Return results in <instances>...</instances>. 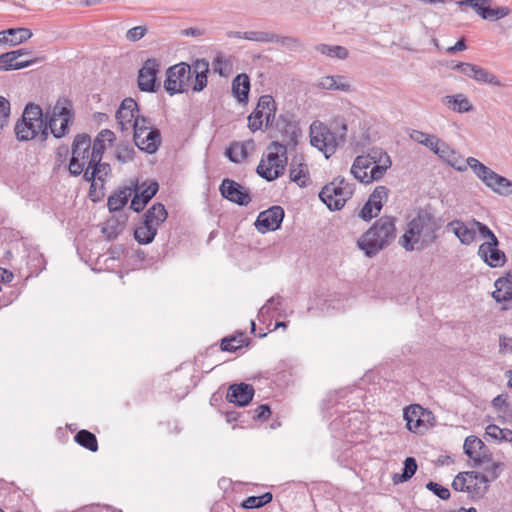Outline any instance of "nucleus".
I'll use <instances>...</instances> for the list:
<instances>
[{
	"label": "nucleus",
	"instance_id": "f257e3e1",
	"mask_svg": "<svg viewBox=\"0 0 512 512\" xmlns=\"http://www.w3.org/2000/svg\"><path fill=\"white\" fill-rule=\"evenodd\" d=\"M209 62L202 58L197 59L192 65L180 62L166 70L164 89L170 95L187 92L190 88L193 92L202 91L208 83Z\"/></svg>",
	"mask_w": 512,
	"mask_h": 512
},
{
	"label": "nucleus",
	"instance_id": "f03ea898",
	"mask_svg": "<svg viewBox=\"0 0 512 512\" xmlns=\"http://www.w3.org/2000/svg\"><path fill=\"white\" fill-rule=\"evenodd\" d=\"M440 228V220L429 209H419L416 216L408 223V228L401 236L399 243L406 251H413L414 244L421 238L424 244L433 243Z\"/></svg>",
	"mask_w": 512,
	"mask_h": 512
},
{
	"label": "nucleus",
	"instance_id": "7ed1b4c3",
	"mask_svg": "<svg viewBox=\"0 0 512 512\" xmlns=\"http://www.w3.org/2000/svg\"><path fill=\"white\" fill-rule=\"evenodd\" d=\"M395 237V218L383 216L357 240V246L367 257L372 258L389 246Z\"/></svg>",
	"mask_w": 512,
	"mask_h": 512
},
{
	"label": "nucleus",
	"instance_id": "20e7f679",
	"mask_svg": "<svg viewBox=\"0 0 512 512\" xmlns=\"http://www.w3.org/2000/svg\"><path fill=\"white\" fill-rule=\"evenodd\" d=\"M498 468L497 463L492 464L491 478L477 471L459 472L452 482V488L455 491L466 492L471 500L481 499L488 491L489 483L498 477Z\"/></svg>",
	"mask_w": 512,
	"mask_h": 512
},
{
	"label": "nucleus",
	"instance_id": "39448f33",
	"mask_svg": "<svg viewBox=\"0 0 512 512\" xmlns=\"http://www.w3.org/2000/svg\"><path fill=\"white\" fill-rule=\"evenodd\" d=\"M267 150L269 151L266 156L267 164L262 158L256 168L257 174L267 180L273 181L285 172L287 165V147L279 141H272Z\"/></svg>",
	"mask_w": 512,
	"mask_h": 512
},
{
	"label": "nucleus",
	"instance_id": "423d86ee",
	"mask_svg": "<svg viewBox=\"0 0 512 512\" xmlns=\"http://www.w3.org/2000/svg\"><path fill=\"white\" fill-rule=\"evenodd\" d=\"M168 212L165 206L160 203H154L143 215V220L134 230L135 240L142 245L150 244L155 236L159 226L166 221Z\"/></svg>",
	"mask_w": 512,
	"mask_h": 512
},
{
	"label": "nucleus",
	"instance_id": "0eeeda50",
	"mask_svg": "<svg viewBox=\"0 0 512 512\" xmlns=\"http://www.w3.org/2000/svg\"><path fill=\"white\" fill-rule=\"evenodd\" d=\"M341 130L340 136L337 137L326 125L315 121L310 126V143L328 158L336 151L340 143L345 142V134L347 132V125L345 123H342Z\"/></svg>",
	"mask_w": 512,
	"mask_h": 512
},
{
	"label": "nucleus",
	"instance_id": "6e6552de",
	"mask_svg": "<svg viewBox=\"0 0 512 512\" xmlns=\"http://www.w3.org/2000/svg\"><path fill=\"white\" fill-rule=\"evenodd\" d=\"M468 164L477 178L494 193L501 196L512 194V181L508 178L496 173L474 157H468Z\"/></svg>",
	"mask_w": 512,
	"mask_h": 512
},
{
	"label": "nucleus",
	"instance_id": "1a4fd4ad",
	"mask_svg": "<svg viewBox=\"0 0 512 512\" xmlns=\"http://www.w3.org/2000/svg\"><path fill=\"white\" fill-rule=\"evenodd\" d=\"M74 121L72 103L67 98H61L53 108L47 121V132L57 139L63 138L69 132L70 125Z\"/></svg>",
	"mask_w": 512,
	"mask_h": 512
},
{
	"label": "nucleus",
	"instance_id": "9d476101",
	"mask_svg": "<svg viewBox=\"0 0 512 512\" xmlns=\"http://www.w3.org/2000/svg\"><path fill=\"white\" fill-rule=\"evenodd\" d=\"M353 195V186L344 178H335L326 184L319 193L320 200L331 211L340 210Z\"/></svg>",
	"mask_w": 512,
	"mask_h": 512
},
{
	"label": "nucleus",
	"instance_id": "9b49d317",
	"mask_svg": "<svg viewBox=\"0 0 512 512\" xmlns=\"http://www.w3.org/2000/svg\"><path fill=\"white\" fill-rule=\"evenodd\" d=\"M91 137L87 133L77 134L71 145V158L68 165L72 176H79L91 161Z\"/></svg>",
	"mask_w": 512,
	"mask_h": 512
},
{
	"label": "nucleus",
	"instance_id": "f8f14e48",
	"mask_svg": "<svg viewBox=\"0 0 512 512\" xmlns=\"http://www.w3.org/2000/svg\"><path fill=\"white\" fill-rule=\"evenodd\" d=\"M275 130L279 133L282 144L295 147L298 144V138L301 136L299 123L295 120L294 115L290 113L281 114L275 122Z\"/></svg>",
	"mask_w": 512,
	"mask_h": 512
},
{
	"label": "nucleus",
	"instance_id": "ddd939ff",
	"mask_svg": "<svg viewBox=\"0 0 512 512\" xmlns=\"http://www.w3.org/2000/svg\"><path fill=\"white\" fill-rule=\"evenodd\" d=\"M160 63L155 58L147 59L143 66L139 69L137 84L142 92L155 93L160 88V83L157 80Z\"/></svg>",
	"mask_w": 512,
	"mask_h": 512
},
{
	"label": "nucleus",
	"instance_id": "4468645a",
	"mask_svg": "<svg viewBox=\"0 0 512 512\" xmlns=\"http://www.w3.org/2000/svg\"><path fill=\"white\" fill-rule=\"evenodd\" d=\"M219 191L223 198L240 206H247L252 200L249 189L230 178L222 180Z\"/></svg>",
	"mask_w": 512,
	"mask_h": 512
},
{
	"label": "nucleus",
	"instance_id": "2eb2a0df",
	"mask_svg": "<svg viewBox=\"0 0 512 512\" xmlns=\"http://www.w3.org/2000/svg\"><path fill=\"white\" fill-rule=\"evenodd\" d=\"M285 212L281 206L275 205L260 212L254 223L258 232L264 234L268 231H276L281 227Z\"/></svg>",
	"mask_w": 512,
	"mask_h": 512
},
{
	"label": "nucleus",
	"instance_id": "dca6fc26",
	"mask_svg": "<svg viewBox=\"0 0 512 512\" xmlns=\"http://www.w3.org/2000/svg\"><path fill=\"white\" fill-rule=\"evenodd\" d=\"M388 194L389 189L386 186H377L360 210L359 217L364 221H370L373 217L378 216L383 207V201L388 199Z\"/></svg>",
	"mask_w": 512,
	"mask_h": 512
},
{
	"label": "nucleus",
	"instance_id": "f3484780",
	"mask_svg": "<svg viewBox=\"0 0 512 512\" xmlns=\"http://www.w3.org/2000/svg\"><path fill=\"white\" fill-rule=\"evenodd\" d=\"M463 449L464 453L474 462L475 467L492 460V454L487 446L476 436H468L465 439Z\"/></svg>",
	"mask_w": 512,
	"mask_h": 512
},
{
	"label": "nucleus",
	"instance_id": "a211bd4d",
	"mask_svg": "<svg viewBox=\"0 0 512 512\" xmlns=\"http://www.w3.org/2000/svg\"><path fill=\"white\" fill-rule=\"evenodd\" d=\"M477 254L491 268L503 267L507 261L505 253L499 249V240L483 242L479 246Z\"/></svg>",
	"mask_w": 512,
	"mask_h": 512
},
{
	"label": "nucleus",
	"instance_id": "6ab92c4d",
	"mask_svg": "<svg viewBox=\"0 0 512 512\" xmlns=\"http://www.w3.org/2000/svg\"><path fill=\"white\" fill-rule=\"evenodd\" d=\"M110 173L111 166L109 163L102 162V159H99V161H89V165L83 171V179L91 184L89 189L90 196H92L96 188V181H100L103 184Z\"/></svg>",
	"mask_w": 512,
	"mask_h": 512
},
{
	"label": "nucleus",
	"instance_id": "aec40b11",
	"mask_svg": "<svg viewBox=\"0 0 512 512\" xmlns=\"http://www.w3.org/2000/svg\"><path fill=\"white\" fill-rule=\"evenodd\" d=\"M138 131H141L138 128ZM135 145L148 154H154L160 147L162 138L158 128H151L149 131L141 134V132L133 135Z\"/></svg>",
	"mask_w": 512,
	"mask_h": 512
},
{
	"label": "nucleus",
	"instance_id": "412c9836",
	"mask_svg": "<svg viewBox=\"0 0 512 512\" xmlns=\"http://www.w3.org/2000/svg\"><path fill=\"white\" fill-rule=\"evenodd\" d=\"M139 113L137 102L133 98H125L116 112L117 124L122 131L128 130Z\"/></svg>",
	"mask_w": 512,
	"mask_h": 512
},
{
	"label": "nucleus",
	"instance_id": "4be33fe9",
	"mask_svg": "<svg viewBox=\"0 0 512 512\" xmlns=\"http://www.w3.org/2000/svg\"><path fill=\"white\" fill-rule=\"evenodd\" d=\"M254 388L247 383L232 384L229 386L226 399L237 406H247L254 397Z\"/></svg>",
	"mask_w": 512,
	"mask_h": 512
},
{
	"label": "nucleus",
	"instance_id": "5701e85b",
	"mask_svg": "<svg viewBox=\"0 0 512 512\" xmlns=\"http://www.w3.org/2000/svg\"><path fill=\"white\" fill-rule=\"evenodd\" d=\"M495 291L492 297L498 303H503L502 309L512 308V274L508 273L505 277H500L495 281Z\"/></svg>",
	"mask_w": 512,
	"mask_h": 512
},
{
	"label": "nucleus",
	"instance_id": "b1692460",
	"mask_svg": "<svg viewBox=\"0 0 512 512\" xmlns=\"http://www.w3.org/2000/svg\"><path fill=\"white\" fill-rule=\"evenodd\" d=\"M22 117L28 121L30 125H37L38 129L41 130V141L44 142L48 138L47 132V121L43 119V111L42 108L34 103H29L26 105Z\"/></svg>",
	"mask_w": 512,
	"mask_h": 512
},
{
	"label": "nucleus",
	"instance_id": "393cba45",
	"mask_svg": "<svg viewBox=\"0 0 512 512\" xmlns=\"http://www.w3.org/2000/svg\"><path fill=\"white\" fill-rule=\"evenodd\" d=\"M45 57H35L28 60L17 61L15 54L10 52L0 54V70L1 71H12V70H20L26 67H29L33 64L40 63L44 61Z\"/></svg>",
	"mask_w": 512,
	"mask_h": 512
},
{
	"label": "nucleus",
	"instance_id": "a878e982",
	"mask_svg": "<svg viewBox=\"0 0 512 512\" xmlns=\"http://www.w3.org/2000/svg\"><path fill=\"white\" fill-rule=\"evenodd\" d=\"M32 35V31L28 28H9L0 32V44L17 46L26 42Z\"/></svg>",
	"mask_w": 512,
	"mask_h": 512
},
{
	"label": "nucleus",
	"instance_id": "bb28decb",
	"mask_svg": "<svg viewBox=\"0 0 512 512\" xmlns=\"http://www.w3.org/2000/svg\"><path fill=\"white\" fill-rule=\"evenodd\" d=\"M447 230L452 232L464 245H470L475 240L476 232L474 227H468L462 220L449 222Z\"/></svg>",
	"mask_w": 512,
	"mask_h": 512
},
{
	"label": "nucleus",
	"instance_id": "cd10ccee",
	"mask_svg": "<svg viewBox=\"0 0 512 512\" xmlns=\"http://www.w3.org/2000/svg\"><path fill=\"white\" fill-rule=\"evenodd\" d=\"M289 177L299 187H307L311 182L308 165L298 162L297 158H294L290 164Z\"/></svg>",
	"mask_w": 512,
	"mask_h": 512
},
{
	"label": "nucleus",
	"instance_id": "c85d7f7f",
	"mask_svg": "<svg viewBox=\"0 0 512 512\" xmlns=\"http://www.w3.org/2000/svg\"><path fill=\"white\" fill-rule=\"evenodd\" d=\"M437 155L457 171L464 172L468 167H470V164H468V158L466 159V163L458 165V162H461V155L452 149L446 142L442 145Z\"/></svg>",
	"mask_w": 512,
	"mask_h": 512
},
{
	"label": "nucleus",
	"instance_id": "c756f323",
	"mask_svg": "<svg viewBox=\"0 0 512 512\" xmlns=\"http://www.w3.org/2000/svg\"><path fill=\"white\" fill-rule=\"evenodd\" d=\"M250 91V79L247 74H238L232 81V93L241 103L248 100Z\"/></svg>",
	"mask_w": 512,
	"mask_h": 512
},
{
	"label": "nucleus",
	"instance_id": "7c9ffc66",
	"mask_svg": "<svg viewBox=\"0 0 512 512\" xmlns=\"http://www.w3.org/2000/svg\"><path fill=\"white\" fill-rule=\"evenodd\" d=\"M132 195V188L124 187L117 190L109 196L107 200V206L110 212H117L122 210L128 203L129 198Z\"/></svg>",
	"mask_w": 512,
	"mask_h": 512
},
{
	"label": "nucleus",
	"instance_id": "2f4dec72",
	"mask_svg": "<svg viewBox=\"0 0 512 512\" xmlns=\"http://www.w3.org/2000/svg\"><path fill=\"white\" fill-rule=\"evenodd\" d=\"M422 407L418 404L410 405L404 410V419L409 431L417 433L419 428L424 425L423 420L420 418Z\"/></svg>",
	"mask_w": 512,
	"mask_h": 512
},
{
	"label": "nucleus",
	"instance_id": "473e14b6",
	"mask_svg": "<svg viewBox=\"0 0 512 512\" xmlns=\"http://www.w3.org/2000/svg\"><path fill=\"white\" fill-rule=\"evenodd\" d=\"M249 339L245 337L244 332H237L234 335L224 337L220 342V349L223 352H236L243 346L249 344Z\"/></svg>",
	"mask_w": 512,
	"mask_h": 512
},
{
	"label": "nucleus",
	"instance_id": "72a5a7b5",
	"mask_svg": "<svg viewBox=\"0 0 512 512\" xmlns=\"http://www.w3.org/2000/svg\"><path fill=\"white\" fill-rule=\"evenodd\" d=\"M15 135L19 141H28L34 139L38 134L41 135V130L37 125H30L25 117L17 121L15 125Z\"/></svg>",
	"mask_w": 512,
	"mask_h": 512
},
{
	"label": "nucleus",
	"instance_id": "f704fd0d",
	"mask_svg": "<svg viewBox=\"0 0 512 512\" xmlns=\"http://www.w3.org/2000/svg\"><path fill=\"white\" fill-rule=\"evenodd\" d=\"M444 103L453 111L458 113H465L473 110V106L468 98L463 94L448 95L444 99Z\"/></svg>",
	"mask_w": 512,
	"mask_h": 512
},
{
	"label": "nucleus",
	"instance_id": "c9c22d12",
	"mask_svg": "<svg viewBox=\"0 0 512 512\" xmlns=\"http://www.w3.org/2000/svg\"><path fill=\"white\" fill-rule=\"evenodd\" d=\"M159 190V184L156 181L143 182L141 185H136L134 191L137 196L148 204L150 200L156 195Z\"/></svg>",
	"mask_w": 512,
	"mask_h": 512
},
{
	"label": "nucleus",
	"instance_id": "e433bc0d",
	"mask_svg": "<svg viewBox=\"0 0 512 512\" xmlns=\"http://www.w3.org/2000/svg\"><path fill=\"white\" fill-rule=\"evenodd\" d=\"M417 462L413 457H407L403 462L402 472L400 474H394V484L404 483L410 480L417 471Z\"/></svg>",
	"mask_w": 512,
	"mask_h": 512
},
{
	"label": "nucleus",
	"instance_id": "4c0bfd02",
	"mask_svg": "<svg viewBox=\"0 0 512 512\" xmlns=\"http://www.w3.org/2000/svg\"><path fill=\"white\" fill-rule=\"evenodd\" d=\"M74 440L77 444L91 452H96L98 450V441L95 434L86 429L78 431L74 436Z\"/></svg>",
	"mask_w": 512,
	"mask_h": 512
},
{
	"label": "nucleus",
	"instance_id": "58836bf2",
	"mask_svg": "<svg viewBox=\"0 0 512 512\" xmlns=\"http://www.w3.org/2000/svg\"><path fill=\"white\" fill-rule=\"evenodd\" d=\"M472 79H474L477 82L489 84L492 86H502L501 81L495 74L478 65H476Z\"/></svg>",
	"mask_w": 512,
	"mask_h": 512
},
{
	"label": "nucleus",
	"instance_id": "ea45409f",
	"mask_svg": "<svg viewBox=\"0 0 512 512\" xmlns=\"http://www.w3.org/2000/svg\"><path fill=\"white\" fill-rule=\"evenodd\" d=\"M135 157V149L128 142H120L115 148V158L120 163L131 162Z\"/></svg>",
	"mask_w": 512,
	"mask_h": 512
},
{
	"label": "nucleus",
	"instance_id": "a19ab883",
	"mask_svg": "<svg viewBox=\"0 0 512 512\" xmlns=\"http://www.w3.org/2000/svg\"><path fill=\"white\" fill-rule=\"evenodd\" d=\"M316 50L321 54L332 58L346 59L348 57V50L339 45L319 44L316 46Z\"/></svg>",
	"mask_w": 512,
	"mask_h": 512
},
{
	"label": "nucleus",
	"instance_id": "79ce46f5",
	"mask_svg": "<svg viewBox=\"0 0 512 512\" xmlns=\"http://www.w3.org/2000/svg\"><path fill=\"white\" fill-rule=\"evenodd\" d=\"M273 499V495L270 492H266L260 496H249L241 504L245 509H256L261 508L270 503Z\"/></svg>",
	"mask_w": 512,
	"mask_h": 512
},
{
	"label": "nucleus",
	"instance_id": "37998d69",
	"mask_svg": "<svg viewBox=\"0 0 512 512\" xmlns=\"http://www.w3.org/2000/svg\"><path fill=\"white\" fill-rule=\"evenodd\" d=\"M509 12L510 10L507 7L492 8L485 4L482 12H480V17L485 20L496 21L507 16Z\"/></svg>",
	"mask_w": 512,
	"mask_h": 512
},
{
	"label": "nucleus",
	"instance_id": "c03bdc74",
	"mask_svg": "<svg viewBox=\"0 0 512 512\" xmlns=\"http://www.w3.org/2000/svg\"><path fill=\"white\" fill-rule=\"evenodd\" d=\"M390 166V157H386V160H384L383 163L373 164L370 171L368 172L369 183L372 181L380 180L384 176L387 169L390 168Z\"/></svg>",
	"mask_w": 512,
	"mask_h": 512
},
{
	"label": "nucleus",
	"instance_id": "a18cd8bd",
	"mask_svg": "<svg viewBox=\"0 0 512 512\" xmlns=\"http://www.w3.org/2000/svg\"><path fill=\"white\" fill-rule=\"evenodd\" d=\"M226 156L233 163H240L242 160L247 158V151L244 145L239 143L232 144L226 149Z\"/></svg>",
	"mask_w": 512,
	"mask_h": 512
},
{
	"label": "nucleus",
	"instance_id": "49530a36",
	"mask_svg": "<svg viewBox=\"0 0 512 512\" xmlns=\"http://www.w3.org/2000/svg\"><path fill=\"white\" fill-rule=\"evenodd\" d=\"M213 70L222 77H228L231 74L232 65L229 60L221 54L217 55L212 62Z\"/></svg>",
	"mask_w": 512,
	"mask_h": 512
},
{
	"label": "nucleus",
	"instance_id": "de8ad7c7",
	"mask_svg": "<svg viewBox=\"0 0 512 512\" xmlns=\"http://www.w3.org/2000/svg\"><path fill=\"white\" fill-rule=\"evenodd\" d=\"M243 39L261 43H272L275 38L271 32L246 31L243 32Z\"/></svg>",
	"mask_w": 512,
	"mask_h": 512
},
{
	"label": "nucleus",
	"instance_id": "09e8293b",
	"mask_svg": "<svg viewBox=\"0 0 512 512\" xmlns=\"http://www.w3.org/2000/svg\"><path fill=\"white\" fill-rule=\"evenodd\" d=\"M275 38L272 43H279L291 51H296L302 47L300 39L291 36H278L273 33Z\"/></svg>",
	"mask_w": 512,
	"mask_h": 512
},
{
	"label": "nucleus",
	"instance_id": "8fccbe9b",
	"mask_svg": "<svg viewBox=\"0 0 512 512\" xmlns=\"http://www.w3.org/2000/svg\"><path fill=\"white\" fill-rule=\"evenodd\" d=\"M256 109H260V111L264 114L272 113L273 116L276 114V103L274 98L271 95H263L259 98Z\"/></svg>",
	"mask_w": 512,
	"mask_h": 512
},
{
	"label": "nucleus",
	"instance_id": "3c124183",
	"mask_svg": "<svg viewBox=\"0 0 512 512\" xmlns=\"http://www.w3.org/2000/svg\"><path fill=\"white\" fill-rule=\"evenodd\" d=\"M470 225L472 227H474V229H477V231L479 232V234L482 238L488 239L486 242H492L493 240L494 241L498 240V238L496 237L494 232L486 224H484L476 219H472L470 221Z\"/></svg>",
	"mask_w": 512,
	"mask_h": 512
},
{
	"label": "nucleus",
	"instance_id": "603ef678",
	"mask_svg": "<svg viewBox=\"0 0 512 512\" xmlns=\"http://www.w3.org/2000/svg\"><path fill=\"white\" fill-rule=\"evenodd\" d=\"M265 114L260 109H254V111L248 116V127L252 132L260 130L264 123Z\"/></svg>",
	"mask_w": 512,
	"mask_h": 512
},
{
	"label": "nucleus",
	"instance_id": "864d4df0",
	"mask_svg": "<svg viewBox=\"0 0 512 512\" xmlns=\"http://www.w3.org/2000/svg\"><path fill=\"white\" fill-rule=\"evenodd\" d=\"M426 488L442 500H448L450 498L449 489L436 482H428Z\"/></svg>",
	"mask_w": 512,
	"mask_h": 512
},
{
	"label": "nucleus",
	"instance_id": "5fc2aeb1",
	"mask_svg": "<svg viewBox=\"0 0 512 512\" xmlns=\"http://www.w3.org/2000/svg\"><path fill=\"white\" fill-rule=\"evenodd\" d=\"M283 298L279 295L272 296L264 306L261 307L259 314L265 315L268 314L270 310L279 311L280 306L282 304Z\"/></svg>",
	"mask_w": 512,
	"mask_h": 512
},
{
	"label": "nucleus",
	"instance_id": "6e6d98bb",
	"mask_svg": "<svg viewBox=\"0 0 512 512\" xmlns=\"http://www.w3.org/2000/svg\"><path fill=\"white\" fill-rule=\"evenodd\" d=\"M151 123L150 120L144 116H140L137 114L136 118L134 119V123L132 124L133 128V135H136L140 131H138V128L141 129V134H144L145 132L149 131L152 127H150Z\"/></svg>",
	"mask_w": 512,
	"mask_h": 512
},
{
	"label": "nucleus",
	"instance_id": "4d7b16f0",
	"mask_svg": "<svg viewBox=\"0 0 512 512\" xmlns=\"http://www.w3.org/2000/svg\"><path fill=\"white\" fill-rule=\"evenodd\" d=\"M105 150L106 144L95 138L93 143L91 142V161H99V159H102Z\"/></svg>",
	"mask_w": 512,
	"mask_h": 512
},
{
	"label": "nucleus",
	"instance_id": "13d9d810",
	"mask_svg": "<svg viewBox=\"0 0 512 512\" xmlns=\"http://www.w3.org/2000/svg\"><path fill=\"white\" fill-rule=\"evenodd\" d=\"M252 413V418L254 420L266 421L271 415V409L268 404H262L254 409Z\"/></svg>",
	"mask_w": 512,
	"mask_h": 512
},
{
	"label": "nucleus",
	"instance_id": "bf43d9fd",
	"mask_svg": "<svg viewBox=\"0 0 512 512\" xmlns=\"http://www.w3.org/2000/svg\"><path fill=\"white\" fill-rule=\"evenodd\" d=\"M489 0H460L455 2L459 6H469L475 10V12L480 16V12H482L485 4H487Z\"/></svg>",
	"mask_w": 512,
	"mask_h": 512
},
{
	"label": "nucleus",
	"instance_id": "052dcab7",
	"mask_svg": "<svg viewBox=\"0 0 512 512\" xmlns=\"http://www.w3.org/2000/svg\"><path fill=\"white\" fill-rule=\"evenodd\" d=\"M146 32L147 29L144 26H135L127 31L126 38L131 42H136L142 39Z\"/></svg>",
	"mask_w": 512,
	"mask_h": 512
},
{
	"label": "nucleus",
	"instance_id": "680f3d73",
	"mask_svg": "<svg viewBox=\"0 0 512 512\" xmlns=\"http://www.w3.org/2000/svg\"><path fill=\"white\" fill-rule=\"evenodd\" d=\"M475 68H476L475 64L466 63V62H459L452 67L453 70L458 71L461 74H463L469 78H473Z\"/></svg>",
	"mask_w": 512,
	"mask_h": 512
},
{
	"label": "nucleus",
	"instance_id": "e2e57ef3",
	"mask_svg": "<svg viewBox=\"0 0 512 512\" xmlns=\"http://www.w3.org/2000/svg\"><path fill=\"white\" fill-rule=\"evenodd\" d=\"M445 142L440 140L439 138H437L436 136L434 135H429L426 139H425V143H424V146L428 147L430 150H432L435 154H438L442 145L444 144Z\"/></svg>",
	"mask_w": 512,
	"mask_h": 512
},
{
	"label": "nucleus",
	"instance_id": "0e129e2a",
	"mask_svg": "<svg viewBox=\"0 0 512 512\" xmlns=\"http://www.w3.org/2000/svg\"><path fill=\"white\" fill-rule=\"evenodd\" d=\"M374 161H371V157L360 155L357 156L354 160V169H371L373 166Z\"/></svg>",
	"mask_w": 512,
	"mask_h": 512
},
{
	"label": "nucleus",
	"instance_id": "69168bd1",
	"mask_svg": "<svg viewBox=\"0 0 512 512\" xmlns=\"http://www.w3.org/2000/svg\"><path fill=\"white\" fill-rule=\"evenodd\" d=\"M366 156L371 157V161H374V164L383 163L386 157H389L382 149H372Z\"/></svg>",
	"mask_w": 512,
	"mask_h": 512
},
{
	"label": "nucleus",
	"instance_id": "338daca9",
	"mask_svg": "<svg viewBox=\"0 0 512 512\" xmlns=\"http://www.w3.org/2000/svg\"><path fill=\"white\" fill-rule=\"evenodd\" d=\"M96 139H99L100 142H103L105 144L106 142L112 144L115 141L116 136L113 131L109 129H103L97 134Z\"/></svg>",
	"mask_w": 512,
	"mask_h": 512
},
{
	"label": "nucleus",
	"instance_id": "774afa93",
	"mask_svg": "<svg viewBox=\"0 0 512 512\" xmlns=\"http://www.w3.org/2000/svg\"><path fill=\"white\" fill-rule=\"evenodd\" d=\"M499 348H500V352H502L504 350L512 352V337L506 336V335H500Z\"/></svg>",
	"mask_w": 512,
	"mask_h": 512
}]
</instances>
